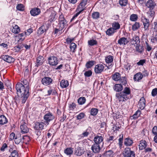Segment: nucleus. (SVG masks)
Segmentation results:
<instances>
[{
	"label": "nucleus",
	"mask_w": 157,
	"mask_h": 157,
	"mask_svg": "<svg viewBox=\"0 0 157 157\" xmlns=\"http://www.w3.org/2000/svg\"><path fill=\"white\" fill-rule=\"evenodd\" d=\"M76 47V45L75 43H71L70 45V48L71 49V50L73 52H74Z\"/></svg>",
	"instance_id": "nucleus-54"
},
{
	"label": "nucleus",
	"mask_w": 157,
	"mask_h": 157,
	"mask_svg": "<svg viewBox=\"0 0 157 157\" xmlns=\"http://www.w3.org/2000/svg\"><path fill=\"white\" fill-rule=\"evenodd\" d=\"M157 94V88L153 89L151 92V94L153 96H155Z\"/></svg>",
	"instance_id": "nucleus-63"
},
{
	"label": "nucleus",
	"mask_w": 157,
	"mask_h": 157,
	"mask_svg": "<svg viewBox=\"0 0 157 157\" xmlns=\"http://www.w3.org/2000/svg\"><path fill=\"white\" fill-rule=\"evenodd\" d=\"M98 112V110L96 108H92L90 111V114L93 116L96 115Z\"/></svg>",
	"instance_id": "nucleus-50"
},
{
	"label": "nucleus",
	"mask_w": 157,
	"mask_h": 157,
	"mask_svg": "<svg viewBox=\"0 0 157 157\" xmlns=\"http://www.w3.org/2000/svg\"><path fill=\"white\" fill-rule=\"evenodd\" d=\"M113 89L116 91L119 92L123 90V87L121 84H117L115 85Z\"/></svg>",
	"instance_id": "nucleus-28"
},
{
	"label": "nucleus",
	"mask_w": 157,
	"mask_h": 157,
	"mask_svg": "<svg viewBox=\"0 0 157 157\" xmlns=\"http://www.w3.org/2000/svg\"><path fill=\"white\" fill-rule=\"evenodd\" d=\"M131 90L129 87H125L123 91L116 94V97L120 102L122 103L131 98Z\"/></svg>",
	"instance_id": "nucleus-1"
},
{
	"label": "nucleus",
	"mask_w": 157,
	"mask_h": 157,
	"mask_svg": "<svg viewBox=\"0 0 157 157\" xmlns=\"http://www.w3.org/2000/svg\"><path fill=\"white\" fill-rule=\"evenodd\" d=\"M112 27L115 31L119 29L120 28V25L118 22H114L112 23Z\"/></svg>",
	"instance_id": "nucleus-36"
},
{
	"label": "nucleus",
	"mask_w": 157,
	"mask_h": 157,
	"mask_svg": "<svg viewBox=\"0 0 157 157\" xmlns=\"http://www.w3.org/2000/svg\"><path fill=\"white\" fill-rule=\"evenodd\" d=\"M113 56L109 55L107 56L105 59V62L108 63H111L113 61Z\"/></svg>",
	"instance_id": "nucleus-38"
},
{
	"label": "nucleus",
	"mask_w": 157,
	"mask_h": 157,
	"mask_svg": "<svg viewBox=\"0 0 157 157\" xmlns=\"http://www.w3.org/2000/svg\"><path fill=\"white\" fill-rule=\"evenodd\" d=\"M135 46L136 47V51L138 52L141 53L144 51V49L143 47L142 46H140V44L139 45H135Z\"/></svg>",
	"instance_id": "nucleus-43"
},
{
	"label": "nucleus",
	"mask_w": 157,
	"mask_h": 157,
	"mask_svg": "<svg viewBox=\"0 0 157 157\" xmlns=\"http://www.w3.org/2000/svg\"><path fill=\"white\" fill-rule=\"evenodd\" d=\"M140 40L139 37L137 36H134L131 40V43L135 45H139Z\"/></svg>",
	"instance_id": "nucleus-16"
},
{
	"label": "nucleus",
	"mask_w": 157,
	"mask_h": 157,
	"mask_svg": "<svg viewBox=\"0 0 157 157\" xmlns=\"http://www.w3.org/2000/svg\"><path fill=\"white\" fill-rule=\"evenodd\" d=\"M84 153V149L78 147L75 148V155L77 156H80Z\"/></svg>",
	"instance_id": "nucleus-15"
},
{
	"label": "nucleus",
	"mask_w": 157,
	"mask_h": 157,
	"mask_svg": "<svg viewBox=\"0 0 157 157\" xmlns=\"http://www.w3.org/2000/svg\"><path fill=\"white\" fill-rule=\"evenodd\" d=\"M17 94L18 96L21 95L29 93V89H28V92L26 91V88L21 83H17L16 86Z\"/></svg>",
	"instance_id": "nucleus-2"
},
{
	"label": "nucleus",
	"mask_w": 157,
	"mask_h": 157,
	"mask_svg": "<svg viewBox=\"0 0 157 157\" xmlns=\"http://www.w3.org/2000/svg\"><path fill=\"white\" fill-rule=\"evenodd\" d=\"M104 65L100 63L98 64L95 65L94 68V71L96 74H100L104 70Z\"/></svg>",
	"instance_id": "nucleus-9"
},
{
	"label": "nucleus",
	"mask_w": 157,
	"mask_h": 157,
	"mask_svg": "<svg viewBox=\"0 0 157 157\" xmlns=\"http://www.w3.org/2000/svg\"><path fill=\"white\" fill-rule=\"evenodd\" d=\"M87 0H82L78 6L77 8V10H79V9L80 10L83 9V10H84L85 7L87 3Z\"/></svg>",
	"instance_id": "nucleus-20"
},
{
	"label": "nucleus",
	"mask_w": 157,
	"mask_h": 157,
	"mask_svg": "<svg viewBox=\"0 0 157 157\" xmlns=\"http://www.w3.org/2000/svg\"><path fill=\"white\" fill-rule=\"evenodd\" d=\"M133 143V142L132 140L130 138H126L124 140V144L127 146L131 145Z\"/></svg>",
	"instance_id": "nucleus-27"
},
{
	"label": "nucleus",
	"mask_w": 157,
	"mask_h": 157,
	"mask_svg": "<svg viewBox=\"0 0 157 157\" xmlns=\"http://www.w3.org/2000/svg\"><path fill=\"white\" fill-rule=\"evenodd\" d=\"M20 128L21 129V132L22 133H27L29 131V128L25 124L21 125Z\"/></svg>",
	"instance_id": "nucleus-23"
},
{
	"label": "nucleus",
	"mask_w": 157,
	"mask_h": 157,
	"mask_svg": "<svg viewBox=\"0 0 157 157\" xmlns=\"http://www.w3.org/2000/svg\"><path fill=\"white\" fill-rule=\"evenodd\" d=\"M69 85V83L67 80H62L60 82V86L62 88H66Z\"/></svg>",
	"instance_id": "nucleus-32"
},
{
	"label": "nucleus",
	"mask_w": 157,
	"mask_h": 157,
	"mask_svg": "<svg viewBox=\"0 0 157 157\" xmlns=\"http://www.w3.org/2000/svg\"><path fill=\"white\" fill-rule=\"evenodd\" d=\"M14 142L16 144H18L20 143H23V139L20 134L17 135L16 137L14 138Z\"/></svg>",
	"instance_id": "nucleus-22"
},
{
	"label": "nucleus",
	"mask_w": 157,
	"mask_h": 157,
	"mask_svg": "<svg viewBox=\"0 0 157 157\" xmlns=\"http://www.w3.org/2000/svg\"><path fill=\"white\" fill-rule=\"evenodd\" d=\"M129 41L126 38L122 37L120 38L118 41V43L120 45H126Z\"/></svg>",
	"instance_id": "nucleus-19"
},
{
	"label": "nucleus",
	"mask_w": 157,
	"mask_h": 157,
	"mask_svg": "<svg viewBox=\"0 0 157 157\" xmlns=\"http://www.w3.org/2000/svg\"><path fill=\"white\" fill-rule=\"evenodd\" d=\"M94 61H90L87 62L86 65V67L88 68L91 67L94 64Z\"/></svg>",
	"instance_id": "nucleus-48"
},
{
	"label": "nucleus",
	"mask_w": 157,
	"mask_h": 157,
	"mask_svg": "<svg viewBox=\"0 0 157 157\" xmlns=\"http://www.w3.org/2000/svg\"><path fill=\"white\" fill-rule=\"evenodd\" d=\"M92 74V72L90 70H89L88 71H86L84 73V75L86 77H90L91 75Z\"/></svg>",
	"instance_id": "nucleus-60"
},
{
	"label": "nucleus",
	"mask_w": 157,
	"mask_h": 157,
	"mask_svg": "<svg viewBox=\"0 0 157 157\" xmlns=\"http://www.w3.org/2000/svg\"><path fill=\"white\" fill-rule=\"evenodd\" d=\"M56 14L55 12L52 13L49 17V20L50 22L52 21L55 18Z\"/></svg>",
	"instance_id": "nucleus-59"
},
{
	"label": "nucleus",
	"mask_w": 157,
	"mask_h": 157,
	"mask_svg": "<svg viewBox=\"0 0 157 157\" xmlns=\"http://www.w3.org/2000/svg\"><path fill=\"white\" fill-rule=\"evenodd\" d=\"M11 156L12 157H18V154L17 151L15 150L11 152Z\"/></svg>",
	"instance_id": "nucleus-57"
},
{
	"label": "nucleus",
	"mask_w": 157,
	"mask_h": 157,
	"mask_svg": "<svg viewBox=\"0 0 157 157\" xmlns=\"http://www.w3.org/2000/svg\"><path fill=\"white\" fill-rule=\"evenodd\" d=\"M52 79L50 77H45L43 78L42 80V83L44 85L48 86L52 83Z\"/></svg>",
	"instance_id": "nucleus-11"
},
{
	"label": "nucleus",
	"mask_w": 157,
	"mask_h": 157,
	"mask_svg": "<svg viewBox=\"0 0 157 157\" xmlns=\"http://www.w3.org/2000/svg\"><path fill=\"white\" fill-rule=\"evenodd\" d=\"M42 121L40 122H36L35 123V126L34 128L36 130H42L44 129V127H46L48 125L44 121Z\"/></svg>",
	"instance_id": "nucleus-4"
},
{
	"label": "nucleus",
	"mask_w": 157,
	"mask_h": 157,
	"mask_svg": "<svg viewBox=\"0 0 157 157\" xmlns=\"http://www.w3.org/2000/svg\"><path fill=\"white\" fill-rule=\"evenodd\" d=\"M67 23L66 20H64V21H61L59 22V25L60 30H62L66 26Z\"/></svg>",
	"instance_id": "nucleus-40"
},
{
	"label": "nucleus",
	"mask_w": 157,
	"mask_h": 157,
	"mask_svg": "<svg viewBox=\"0 0 157 157\" xmlns=\"http://www.w3.org/2000/svg\"><path fill=\"white\" fill-rule=\"evenodd\" d=\"M128 2V0H120L119 3L122 6H126Z\"/></svg>",
	"instance_id": "nucleus-53"
},
{
	"label": "nucleus",
	"mask_w": 157,
	"mask_h": 157,
	"mask_svg": "<svg viewBox=\"0 0 157 157\" xmlns=\"http://www.w3.org/2000/svg\"><path fill=\"white\" fill-rule=\"evenodd\" d=\"M140 27V25L139 22H136L132 26V29L135 31L138 29Z\"/></svg>",
	"instance_id": "nucleus-49"
},
{
	"label": "nucleus",
	"mask_w": 157,
	"mask_h": 157,
	"mask_svg": "<svg viewBox=\"0 0 157 157\" xmlns=\"http://www.w3.org/2000/svg\"><path fill=\"white\" fill-rule=\"evenodd\" d=\"M120 82L122 83V85H125L127 83V81L125 76H123L121 77V78L119 80Z\"/></svg>",
	"instance_id": "nucleus-51"
},
{
	"label": "nucleus",
	"mask_w": 157,
	"mask_h": 157,
	"mask_svg": "<svg viewBox=\"0 0 157 157\" xmlns=\"http://www.w3.org/2000/svg\"><path fill=\"white\" fill-rule=\"evenodd\" d=\"M22 138L23 139V143H24L26 144H28V142L30 140V137L28 136H22Z\"/></svg>",
	"instance_id": "nucleus-39"
},
{
	"label": "nucleus",
	"mask_w": 157,
	"mask_h": 157,
	"mask_svg": "<svg viewBox=\"0 0 157 157\" xmlns=\"http://www.w3.org/2000/svg\"><path fill=\"white\" fill-rule=\"evenodd\" d=\"M85 114L83 113H81L77 116V118L78 120L81 119L84 117Z\"/></svg>",
	"instance_id": "nucleus-58"
},
{
	"label": "nucleus",
	"mask_w": 157,
	"mask_h": 157,
	"mask_svg": "<svg viewBox=\"0 0 157 157\" xmlns=\"http://www.w3.org/2000/svg\"><path fill=\"white\" fill-rule=\"evenodd\" d=\"M147 16L149 18H153L154 17L155 12L153 9H150L149 11L147 13Z\"/></svg>",
	"instance_id": "nucleus-33"
},
{
	"label": "nucleus",
	"mask_w": 157,
	"mask_h": 157,
	"mask_svg": "<svg viewBox=\"0 0 157 157\" xmlns=\"http://www.w3.org/2000/svg\"><path fill=\"white\" fill-rule=\"evenodd\" d=\"M55 118V116L49 112L46 114L44 117V119L45 120V123L48 125L49 122L53 120Z\"/></svg>",
	"instance_id": "nucleus-7"
},
{
	"label": "nucleus",
	"mask_w": 157,
	"mask_h": 157,
	"mask_svg": "<svg viewBox=\"0 0 157 157\" xmlns=\"http://www.w3.org/2000/svg\"><path fill=\"white\" fill-rule=\"evenodd\" d=\"M92 16L94 19H97L99 17V13L97 12H94L92 14Z\"/></svg>",
	"instance_id": "nucleus-56"
},
{
	"label": "nucleus",
	"mask_w": 157,
	"mask_h": 157,
	"mask_svg": "<svg viewBox=\"0 0 157 157\" xmlns=\"http://www.w3.org/2000/svg\"><path fill=\"white\" fill-rule=\"evenodd\" d=\"M140 114V110H138L132 116L133 119H136L137 118Z\"/></svg>",
	"instance_id": "nucleus-52"
},
{
	"label": "nucleus",
	"mask_w": 157,
	"mask_h": 157,
	"mask_svg": "<svg viewBox=\"0 0 157 157\" xmlns=\"http://www.w3.org/2000/svg\"><path fill=\"white\" fill-rule=\"evenodd\" d=\"M147 146L146 142L144 140H142L140 141L139 144V148L140 150H143L145 149Z\"/></svg>",
	"instance_id": "nucleus-24"
},
{
	"label": "nucleus",
	"mask_w": 157,
	"mask_h": 157,
	"mask_svg": "<svg viewBox=\"0 0 157 157\" xmlns=\"http://www.w3.org/2000/svg\"><path fill=\"white\" fill-rule=\"evenodd\" d=\"M156 4L155 2L151 0H148L146 3V6L150 9H153Z\"/></svg>",
	"instance_id": "nucleus-21"
},
{
	"label": "nucleus",
	"mask_w": 157,
	"mask_h": 157,
	"mask_svg": "<svg viewBox=\"0 0 157 157\" xmlns=\"http://www.w3.org/2000/svg\"><path fill=\"white\" fill-rule=\"evenodd\" d=\"M33 32V29H27L25 32V34L26 35H29L32 33Z\"/></svg>",
	"instance_id": "nucleus-62"
},
{
	"label": "nucleus",
	"mask_w": 157,
	"mask_h": 157,
	"mask_svg": "<svg viewBox=\"0 0 157 157\" xmlns=\"http://www.w3.org/2000/svg\"><path fill=\"white\" fill-rule=\"evenodd\" d=\"M29 96V93H27L25 94L21 95L19 96H21V102L22 103H25L27 100V98Z\"/></svg>",
	"instance_id": "nucleus-34"
},
{
	"label": "nucleus",
	"mask_w": 157,
	"mask_h": 157,
	"mask_svg": "<svg viewBox=\"0 0 157 157\" xmlns=\"http://www.w3.org/2000/svg\"><path fill=\"white\" fill-rule=\"evenodd\" d=\"M1 58L3 59V60L9 63H13L14 61V59L12 56L6 55L2 56Z\"/></svg>",
	"instance_id": "nucleus-10"
},
{
	"label": "nucleus",
	"mask_w": 157,
	"mask_h": 157,
	"mask_svg": "<svg viewBox=\"0 0 157 157\" xmlns=\"http://www.w3.org/2000/svg\"><path fill=\"white\" fill-rule=\"evenodd\" d=\"M121 77V74L118 72H116L112 75V78L115 81H118L120 79Z\"/></svg>",
	"instance_id": "nucleus-30"
},
{
	"label": "nucleus",
	"mask_w": 157,
	"mask_h": 157,
	"mask_svg": "<svg viewBox=\"0 0 157 157\" xmlns=\"http://www.w3.org/2000/svg\"><path fill=\"white\" fill-rule=\"evenodd\" d=\"M44 58L42 56H40L36 58V62L35 66L38 67L43 63Z\"/></svg>",
	"instance_id": "nucleus-18"
},
{
	"label": "nucleus",
	"mask_w": 157,
	"mask_h": 157,
	"mask_svg": "<svg viewBox=\"0 0 157 157\" xmlns=\"http://www.w3.org/2000/svg\"><path fill=\"white\" fill-rule=\"evenodd\" d=\"M56 92L55 90L53 89H50L48 90V94H46L47 96L50 95L51 94L52 95L55 94Z\"/></svg>",
	"instance_id": "nucleus-45"
},
{
	"label": "nucleus",
	"mask_w": 157,
	"mask_h": 157,
	"mask_svg": "<svg viewBox=\"0 0 157 157\" xmlns=\"http://www.w3.org/2000/svg\"><path fill=\"white\" fill-rule=\"evenodd\" d=\"M94 144L102 146L104 144L103 138L101 136L97 135L94 138Z\"/></svg>",
	"instance_id": "nucleus-8"
},
{
	"label": "nucleus",
	"mask_w": 157,
	"mask_h": 157,
	"mask_svg": "<svg viewBox=\"0 0 157 157\" xmlns=\"http://www.w3.org/2000/svg\"><path fill=\"white\" fill-rule=\"evenodd\" d=\"M21 83L26 88V91L28 92V89H29V84L27 80L24 79H21Z\"/></svg>",
	"instance_id": "nucleus-31"
},
{
	"label": "nucleus",
	"mask_w": 157,
	"mask_h": 157,
	"mask_svg": "<svg viewBox=\"0 0 157 157\" xmlns=\"http://www.w3.org/2000/svg\"><path fill=\"white\" fill-rule=\"evenodd\" d=\"M17 9L20 11H23L24 10V7L23 5L20 4H18L16 7Z\"/></svg>",
	"instance_id": "nucleus-55"
},
{
	"label": "nucleus",
	"mask_w": 157,
	"mask_h": 157,
	"mask_svg": "<svg viewBox=\"0 0 157 157\" xmlns=\"http://www.w3.org/2000/svg\"><path fill=\"white\" fill-rule=\"evenodd\" d=\"M86 99L84 97L80 98L78 100V102L80 105L84 104L86 102Z\"/></svg>",
	"instance_id": "nucleus-47"
},
{
	"label": "nucleus",
	"mask_w": 157,
	"mask_h": 157,
	"mask_svg": "<svg viewBox=\"0 0 157 157\" xmlns=\"http://www.w3.org/2000/svg\"><path fill=\"white\" fill-rule=\"evenodd\" d=\"M116 32V31H115L113 28H110L107 30L106 31V33L107 35L109 36H110L113 35Z\"/></svg>",
	"instance_id": "nucleus-37"
},
{
	"label": "nucleus",
	"mask_w": 157,
	"mask_h": 157,
	"mask_svg": "<svg viewBox=\"0 0 157 157\" xmlns=\"http://www.w3.org/2000/svg\"><path fill=\"white\" fill-rule=\"evenodd\" d=\"M20 31V29L19 27L16 25L13 27V28L12 29V32L15 34L18 33Z\"/></svg>",
	"instance_id": "nucleus-35"
},
{
	"label": "nucleus",
	"mask_w": 157,
	"mask_h": 157,
	"mask_svg": "<svg viewBox=\"0 0 157 157\" xmlns=\"http://www.w3.org/2000/svg\"><path fill=\"white\" fill-rule=\"evenodd\" d=\"M143 77V75L141 72H138L134 75L133 79L135 81H139Z\"/></svg>",
	"instance_id": "nucleus-25"
},
{
	"label": "nucleus",
	"mask_w": 157,
	"mask_h": 157,
	"mask_svg": "<svg viewBox=\"0 0 157 157\" xmlns=\"http://www.w3.org/2000/svg\"><path fill=\"white\" fill-rule=\"evenodd\" d=\"M101 146L94 143L91 146V150L94 153H98L100 152L101 150Z\"/></svg>",
	"instance_id": "nucleus-12"
},
{
	"label": "nucleus",
	"mask_w": 157,
	"mask_h": 157,
	"mask_svg": "<svg viewBox=\"0 0 157 157\" xmlns=\"http://www.w3.org/2000/svg\"><path fill=\"white\" fill-rule=\"evenodd\" d=\"M48 29V27L47 25H43L39 28L38 30L37 33L39 35L41 34L46 32Z\"/></svg>",
	"instance_id": "nucleus-13"
},
{
	"label": "nucleus",
	"mask_w": 157,
	"mask_h": 157,
	"mask_svg": "<svg viewBox=\"0 0 157 157\" xmlns=\"http://www.w3.org/2000/svg\"><path fill=\"white\" fill-rule=\"evenodd\" d=\"M141 19L144 30H148L150 25L149 20L147 19L145 16H142Z\"/></svg>",
	"instance_id": "nucleus-6"
},
{
	"label": "nucleus",
	"mask_w": 157,
	"mask_h": 157,
	"mask_svg": "<svg viewBox=\"0 0 157 157\" xmlns=\"http://www.w3.org/2000/svg\"><path fill=\"white\" fill-rule=\"evenodd\" d=\"M113 151L109 150L105 153L104 155L105 157H112L113 156Z\"/></svg>",
	"instance_id": "nucleus-42"
},
{
	"label": "nucleus",
	"mask_w": 157,
	"mask_h": 157,
	"mask_svg": "<svg viewBox=\"0 0 157 157\" xmlns=\"http://www.w3.org/2000/svg\"><path fill=\"white\" fill-rule=\"evenodd\" d=\"M153 133L155 135L157 134V126H154L152 129Z\"/></svg>",
	"instance_id": "nucleus-64"
},
{
	"label": "nucleus",
	"mask_w": 157,
	"mask_h": 157,
	"mask_svg": "<svg viewBox=\"0 0 157 157\" xmlns=\"http://www.w3.org/2000/svg\"><path fill=\"white\" fill-rule=\"evenodd\" d=\"M40 13V10L38 8H34L30 11L31 15L35 16L39 15Z\"/></svg>",
	"instance_id": "nucleus-17"
},
{
	"label": "nucleus",
	"mask_w": 157,
	"mask_h": 157,
	"mask_svg": "<svg viewBox=\"0 0 157 157\" xmlns=\"http://www.w3.org/2000/svg\"><path fill=\"white\" fill-rule=\"evenodd\" d=\"M120 138L119 139V145L120 147L121 148L122 146L123 140V134H121L119 135Z\"/></svg>",
	"instance_id": "nucleus-44"
},
{
	"label": "nucleus",
	"mask_w": 157,
	"mask_h": 157,
	"mask_svg": "<svg viewBox=\"0 0 157 157\" xmlns=\"http://www.w3.org/2000/svg\"><path fill=\"white\" fill-rule=\"evenodd\" d=\"M124 157H135V154L134 151L131 150L129 147L125 148L122 152Z\"/></svg>",
	"instance_id": "nucleus-3"
},
{
	"label": "nucleus",
	"mask_w": 157,
	"mask_h": 157,
	"mask_svg": "<svg viewBox=\"0 0 157 157\" xmlns=\"http://www.w3.org/2000/svg\"><path fill=\"white\" fill-rule=\"evenodd\" d=\"M8 122V120L6 117L3 115L0 116V124L3 125L6 124Z\"/></svg>",
	"instance_id": "nucleus-26"
},
{
	"label": "nucleus",
	"mask_w": 157,
	"mask_h": 157,
	"mask_svg": "<svg viewBox=\"0 0 157 157\" xmlns=\"http://www.w3.org/2000/svg\"><path fill=\"white\" fill-rule=\"evenodd\" d=\"M145 106V101L144 97H142L138 104V107L141 109H143Z\"/></svg>",
	"instance_id": "nucleus-14"
},
{
	"label": "nucleus",
	"mask_w": 157,
	"mask_h": 157,
	"mask_svg": "<svg viewBox=\"0 0 157 157\" xmlns=\"http://www.w3.org/2000/svg\"><path fill=\"white\" fill-rule=\"evenodd\" d=\"M145 62L146 60L145 59H141L137 62V64L139 66L143 65L145 63Z\"/></svg>",
	"instance_id": "nucleus-61"
},
{
	"label": "nucleus",
	"mask_w": 157,
	"mask_h": 157,
	"mask_svg": "<svg viewBox=\"0 0 157 157\" xmlns=\"http://www.w3.org/2000/svg\"><path fill=\"white\" fill-rule=\"evenodd\" d=\"M138 18V15L136 14H133L131 15L130 17V20L132 21H136Z\"/></svg>",
	"instance_id": "nucleus-41"
},
{
	"label": "nucleus",
	"mask_w": 157,
	"mask_h": 157,
	"mask_svg": "<svg viewBox=\"0 0 157 157\" xmlns=\"http://www.w3.org/2000/svg\"><path fill=\"white\" fill-rule=\"evenodd\" d=\"M88 44L89 45L92 46L94 45H97V42L96 40L91 39L88 41Z\"/></svg>",
	"instance_id": "nucleus-46"
},
{
	"label": "nucleus",
	"mask_w": 157,
	"mask_h": 157,
	"mask_svg": "<svg viewBox=\"0 0 157 157\" xmlns=\"http://www.w3.org/2000/svg\"><path fill=\"white\" fill-rule=\"evenodd\" d=\"M48 63L52 66H56L58 63V58L54 56L49 57L48 59Z\"/></svg>",
	"instance_id": "nucleus-5"
},
{
	"label": "nucleus",
	"mask_w": 157,
	"mask_h": 157,
	"mask_svg": "<svg viewBox=\"0 0 157 157\" xmlns=\"http://www.w3.org/2000/svg\"><path fill=\"white\" fill-rule=\"evenodd\" d=\"M73 152V149L71 147H68L64 151V153L67 155L71 156Z\"/></svg>",
	"instance_id": "nucleus-29"
}]
</instances>
